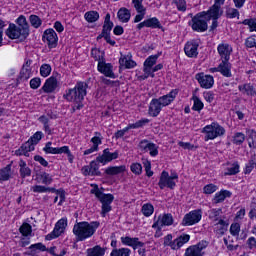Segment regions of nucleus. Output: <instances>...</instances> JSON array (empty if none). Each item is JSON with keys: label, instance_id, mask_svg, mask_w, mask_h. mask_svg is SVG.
Returning a JSON list of instances; mask_svg holds the SVG:
<instances>
[{"label": "nucleus", "instance_id": "obj_51", "mask_svg": "<svg viewBox=\"0 0 256 256\" xmlns=\"http://www.w3.org/2000/svg\"><path fill=\"white\" fill-rule=\"evenodd\" d=\"M94 135L90 140L93 143L92 147L99 149V146L103 143V137L101 136V132H95Z\"/></svg>", "mask_w": 256, "mask_h": 256}, {"label": "nucleus", "instance_id": "obj_24", "mask_svg": "<svg viewBox=\"0 0 256 256\" xmlns=\"http://www.w3.org/2000/svg\"><path fill=\"white\" fill-rule=\"evenodd\" d=\"M223 15V10H221V6L214 4L210 9L206 12L207 19H219Z\"/></svg>", "mask_w": 256, "mask_h": 256}, {"label": "nucleus", "instance_id": "obj_13", "mask_svg": "<svg viewBox=\"0 0 256 256\" xmlns=\"http://www.w3.org/2000/svg\"><path fill=\"white\" fill-rule=\"evenodd\" d=\"M143 27H148L150 29H161L163 32L165 31V28H163V25H161V22L157 17L146 19L137 25V29H143Z\"/></svg>", "mask_w": 256, "mask_h": 256}, {"label": "nucleus", "instance_id": "obj_8", "mask_svg": "<svg viewBox=\"0 0 256 256\" xmlns=\"http://www.w3.org/2000/svg\"><path fill=\"white\" fill-rule=\"evenodd\" d=\"M207 12H199L192 18V29L198 33H203L208 29L207 25Z\"/></svg>", "mask_w": 256, "mask_h": 256}, {"label": "nucleus", "instance_id": "obj_39", "mask_svg": "<svg viewBox=\"0 0 256 256\" xmlns=\"http://www.w3.org/2000/svg\"><path fill=\"white\" fill-rule=\"evenodd\" d=\"M84 19L88 23H95L99 21V12L97 11H88L84 14Z\"/></svg>", "mask_w": 256, "mask_h": 256}, {"label": "nucleus", "instance_id": "obj_6", "mask_svg": "<svg viewBox=\"0 0 256 256\" xmlns=\"http://www.w3.org/2000/svg\"><path fill=\"white\" fill-rule=\"evenodd\" d=\"M16 23V24H15ZM15 23H10L6 33H29L31 26L27 22L25 15H20Z\"/></svg>", "mask_w": 256, "mask_h": 256}, {"label": "nucleus", "instance_id": "obj_40", "mask_svg": "<svg viewBox=\"0 0 256 256\" xmlns=\"http://www.w3.org/2000/svg\"><path fill=\"white\" fill-rule=\"evenodd\" d=\"M172 5L176 7L179 13H185L187 11V0H173Z\"/></svg>", "mask_w": 256, "mask_h": 256}, {"label": "nucleus", "instance_id": "obj_28", "mask_svg": "<svg viewBox=\"0 0 256 256\" xmlns=\"http://www.w3.org/2000/svg\"><path fill=\"white\" fill-rule=\"evenodd\" d=\"M219 69L223 77H232L233 74L231 73V63H229V60H222L219 64Z\"/></svg>", "mask_w": 256, "mask_h": 256}, {"label": "nucleus", "instance_id": "obj_32", "mask_svg": "<svg viewBox=\"0 0 256 256\" xmlns=\"http://www.w3.org/2000/svg\"><path fill=\"white\" fill-rule=\"evenodd\" d=\"M232 193L229 190H221L220 192L215 194V197L213 199V203H215L216 205L218 203H223V201H225V199H227V197H231Z\"/></svg>", "mask_w": 256, "mask_h": 256}, {"label": "nucleus", "instance_id": "obj_27", "mask_svg": "<svg viewBox=\"0 0 256 256\" xmlns=\"http://www.w3.org/2000/svg\"><path fill=\"white\" fill-rule=\"evenodd\" d=\"M107 248L96 245L86 250V256H105Z\"/></svg>", "mask_w": 256, "mask_h": 256}, {"label": "nucleus", "instance_id": "obj_52", "mask_svg": "<svg viewBox=\"0 0 256 256\" xmlns=\"http://www.w3.org/2000/svg\"><path fill=\"white\" fill-rule=\"evenodd\" d=\"M119 62H120V65H125L126 69H133V67L137 66V63L135 61L127 57L121 58Z\"/></svg>", "mask_w": 256, "mask_h": 256}, {"label": "nucleus", "instance_id": "obj_29", "mask_svg": "<svg viewBox=\"0 0 256 256\" xmlns=\"http://www.w3.org/2000/svg\"><path fill=\"white\" fill-rule=\"evenodd\" d=\"M239 91H241V93H243L244 95H248L250 97H256V90L255 88L252 86L251 83H246L243 85H239L238 86Z\"/></svg>", "mask_w": 256, "mask_h": 256}, {"label": "nucleus", "instance_id": "obj_35", "mask_svg": "<svg viewBox=\"0 0 256 256\" xmlns=\"http://www.w3.org/2000/svg\"><path fill=\"white\" fill-rule=\"evenodd\" d=\"M67 155L69 163H73V160L75 159V156L71 153V150L69 149V146H62L56 148V155Z\"/></svg>", "mask_w": 256, "mask_h": 256}, {"label": "nucleus", "instance_id": "obj_36", "mask_svg": "<svg viewBox=\"0 0 256 256\" xmlns=\"http://www.w3.org/2000/svg\"><path fill=\"white\" fill-rule=\"evenodd\" d=\"M246 134L248 137V146L250 149H256V131L254 129L246 130Z\"/></svg>", "mask_w": 256, "mask_h": 256}, {"label": "nucleus", "instance_id": "obj_54", "mask_svg": "<svg viewBox=\"0 0 256 256\" xmlns=\"http://www.w3.org/2000/svg\"><path fill=\"white\" fill-rule=\"evenodd\" d=\"M154 211H155V208L153 207L152 204H144L142 206V213L145 217H151Z\"/></svg>", "mask_w": 256, "mask_h": 256}, {"label": "nucleus", "instance_id": "obj_7", "mask_svg": "<svg viewBox=\"0 0 256 256\" xmlns=\"http://www.w3.org/2000/svg\"><path fill=\"white\" fill-rule=\"evenodd\" d=\"M179 179V175L176 172H172L171 175H169V172L167 171H162L160 175V179L158 182V186L160 189H165V187H168V189H175L177 181Z\"/></svg>", "mask_w": 256, "mask_h": 256}, {"label": "nucleus", "instance_id": "obj_9", "mask_svg": "<svg viewBox=\"0 0 256 256\" xmlns=\"http://www.w3.org/2000/svg\"><path fill=\"white\" fill-rule=\"evenodd\" d=\"M203 217V212L201 210H192L187 213L182 219L183 227H191V225H197L201 218Z\"/></svg>", "mask_w": 256, "mask_h": 256}, {"label": "nucleus", "instance_id": "obj_63", "mask_svg": "<svg viewBox=\"0 0 256 256\" xmlns=\"http://www.w3.org/2000/svg\"><path fill=\"white\" fill-rule=\"evenodd\" d=\"M245 45L249 49H253V47H256V35L253 34L252 36L248 37L245 41Z\"/></svg>", "mask_w": 256, "mask_h": 256}, {"label": "nucleus", "instance_id": "obj_62", "mask_svg": "<svg viewBox=\"0 0 256 256\" xmlns=\"http://www.w3.org/2000/svg\"><path fill=\"white\" fill-rule=\"evenodd\" d=\"M248 216H249V219H251L252 221L256 219V200H253L251 202Z\"/></svg>", "mask_w": 256, "mask_h": 256}, {"label": "nucleus", "instance_id": "obj_48", "mask_svg": "<svg viewBox=\"0 0 256 256\" xmlns=\"http://www.w3.org/2000/svg\"><path fill=\"white\" fill-rule=\"evenodd\" d=\"M207 247H209V242L206 240H202L199 243H197L196 245L190 246V248H192L194 251H196L198 253H205V252H203V249H207Z\"/></svg>", "mask_w": 256, "mask_h": 256}, {"label": "nucleus", "instance_id": "obj_64", "mask_svg": "<svg viewBox=\"0 0 256 256\" xmlns=\"http://www.w3.org/2000/svg\"><path fill=\"white\" fill-rule=\"evenodd\" d=\"M204 255L205 253H199L196 250H193L191 246L186 249L184 254V256H204Z\"/></svg>", "mask_w": 256, "mask_h": 256}, {"label": "nucleus", "instance_id": "obj_4", "mask_svg": "<svg viewBox=\"0 0 256 256\" xmlns=\"http://www.w3.org/2000/svg\"><path fill=\"white\" fill-rule=\"evenodd\" d=\"M92 195L100 201L102 204V217H105L107 213L111 211V203L115 200V196L113 194H105L101 190H99V186L94 185V188L90 191Z\"/></svg>", "mask_w": 256, "mask_h": 256}, {"label": "nucleus", "instance_id": "obj_23", "mask_svg": "<svg viewBox=\"0 0 256 256\" xmlns=\"http://www.w3.org/2000/svg\"><path fill=\"white\" fill-rule=\"evenodd\" d=\"M55 89H57V78H55L54 76H51L44 83L42 87V91H44V93H53Z\"/></svg>", "mask_w": 256, "mask_h": 256}, {"label": "nucleus", "instance_id": "obj_26", "mask_svg": "<svg viewBox=\"0 0 256 256\" xmlns=\"http://www.w3.org/2000/svg\"><path fill=\"white\" fill-rule=\"evenodd\" d=\"M228 227L229 223L225 221V219L220 218V220L214 224V231L218 235H225V232L227 231Z\"/></svg>", "mask_w": 256, "mask_h": 256}, {"label": "nucleus", "instance_id": "obj_41", "mask_svg": "<svg viewBox=\"0 0 256 256\" xmlns=\"http://www.w3.org/2000/svg\"><path fill=\"white\" fill-rule=\"evenodd\" d=\"M113 29V22H111V14L107 13L104 19L102 33H111Z\"/></svg>", "mask_w": 256, "mask_h": 256}, {"label": "nucleus", "instance_id": "obj_14", "mask_svg": "<svg viewBox=\"0 0 256 256\" xmlns=\"http://www.w3.org/2000/svg\"><path fill=\"white\" fill-rule=\"evenodd\" d=\"M173 225V215L164 214L163 216H159L158 220L152 225L153 229H157V231H161L163 227Z\"/></svg>", "mask_w": 256, "mask_h": 256}, {"label": "nucleus", "instance_id": "obj_11", "mask_svg": "<svg viewBox=\"0 0 256 256\" xmlns=\"http://www.w3.org/2000/svg\"><path fill=\"white\" fill-rule=\"evenodd\" d=\"M196 81H198L202 89H211L215 85V79L211 75H206L205 73H198L195 75Z\"/></svg>", "mask_w": 256, "mask_h": 256}, {"label": "nucleus", "instance_id": "obj_25", "mask_svg": "<svg viewBox=\"0 0 256 256\" xmlns=\"http://www.w3.org/2000/svg\"><path fill=\"white\" fill-rule=\"evenodd\" d=\"M31 151H35V146L28 140L16 151V155H24L25 157H29V153H31Z\"/></svg>", "mask_w": 256, "mask_h": 256}, {"label": "nucleus", "instance_id": "obj_1", "mask_svg": "<svg viewBox=\"0 0 256 256\" xmlns=\"http://www.w3.org/2000/svg\"><path fill=\"white\" fill-rule=\"evenodd\" d=\"M177 95H179V90L173 89L166 95L152 99L148 109L150 117H158L163 107H169V105L175 101Z\"/></svg>", "mask_w": 256, "mask_h": 256}, {"label": "nucleus", "instance_id": "obj_55", "mask_svg": "<svg viewBox=\"0 0 256 256\" xmlns=\"http://www.w3.org/2000/svg\"><path fill=\"white\" fill-rule=\"evenodd\" d=\"M51 65L49 64H42L40 67V75L41 77H49L51 75Z\"/></svg>", "mask_w": 256, "mask_h": 256}, {"label": "nucleus", "instance_id": "obj_34", "mask_svg": "<svg viewBox=\"0 0 256 256\" xmlns=\"http://www.w3.org/2000/svg\"><path fill=\"white\" fill-rule=\"evenodd\" d=\"M19 173H20V177L22 179H25V177H31V168H29V166H27V162L20 160L19 162Z\"/></svg>", "mask_w": 256, "mask_h": 256}, {"label": "nucleus", "instance_id": "obj_43", "mask_svg": "<svg viewBox=\"0 0 256 256\" xmlns=\"http://www.w3.org/2000/svg\"><path fill=\"white\" fill-rule=\"evenodd\" d=\"M29 23L34 29H39V27L43 25V20H41L39 16L32 14L29 16Z\"/></svg>", "mask_w": 256, "mask_h": 256}, {"label": "nucleus", "instance_id": "obj_17", "mask_svg": "<svg viewBox=\"0 0 256 256\" xmlns=\"http://www.w3.org/2000/svg\"><path fill=\"white\" fill-rule=\"evenodd\" d=\"M217 51L221 57V61H229L231 59V53H233V48L229 44H219Z\"/></svg>", "mask_w": 256, "mask_h": 256}, {"label": "nucleus", "instance_id": "obj_18", "mask_svg": "<svg viewBox=\"0 0 256 256\" xmlns=\"http://www.w3.org/2000/svg\"><path fill=\"white\" fill-rule=\"evenodd\" d=\"M98 71L103 73L105 77H110V79H115V73H113V66L110 63H105L103 61L98 62Z\"/></svg>", "mask_w": 256, "mask_h": 256}, {"label": "nucleus", "instance_id": "obj_30", "mask_svg": "<svg viewBox=\"0 0 256 256\" xmlns=\"http://www.w3.org/2000/svg\"><path fill=\"white\" fill-rule=\"evenodd\" d=\"M37 251H47V247L43 243H36L29 246V251L25 252L24 255L34 256L37 255Z\"/></svg>", "mask_w": 256, "mask_h": 256}, {"label": "nucleus", "instance_id": "obj_5", "mask_svg": "<svg viewBox=\"0 0 256 256\" xmlns=\"http://www.w3.org/2000/svg\"><path fill=\"white\" fill-rule=\"evenodd\" d=\"M202 133L205 135L204 141H213L217 137H223L225 135V128L217 122H212L202 129Z\"/></svg>", "mask_w": 256, "mask_h": 256}, {"label": "nucleus", "instance_id": "obj_45", "mask_svg": "<svg viewBox=\"0 0 256 256\" xmlns=\"http://www.w3.org/2000/svg\"><path fill=\"white\" fill-rule=\"evenodd\" d=\"M31 191H33V193H52V191H55V188L42 185H35L31 187Z\"/></svg>", "mask_w": 256, "mask_h": 256}, {"label": "nucleus", "instance_id": "obj_16", "mask_svg": "<svg viewBox=\"0 0 256 256\" xmlns=\"http://www.w3.org/2000/svg\"><path fill=\"white\" fill-rule=\"evenodd\" d=\"M199 43L195 41H189L184 46V53L187 57L195 58L199 55Z\"/></svg>", "mask_w": 256, "mask_h": 256}, {"label": "nucleus", "instance_id": "obj_37", "mask_svg": "<svg viewBox=\"0 0 256 256\" xmlns=\"http://www.w3.org/2000/svg\"><path fill=\"white\" fill-rule=\"evenodd\" d=\"M13 173L11 172V164L0 169V181H9Z\"/></svg>", "mask_w": 256, "mask_h": 256}, {"label": "nucleus", "instance_id": "obj_42", "mask_svg": "<svg viewBox=\"0 0 256 256\" xmlns=\"http://www.w3.org/2000/svg\"><path fill=\"white\" fill-rule=\"evenodd\" d=\"M110 256H131V249L129 248H114Z\"/></svg>", "mask_w": 256, "mask_h": 256}, {"label": "nucleus", "instance_id": "obj_20", "mask_svg": "<svg viewBox=\"0 0 256 256\" xmlns=\"http://www.w3.org/2000/svg\"><path fill=\"white\" fill-rule=\"evenodd\" d=\"M189 239H191V236L188 234H182L178 238L174 239L171 244V249L174 251H177V249H181L185 243H189Z\"/></svg>", "mask_w": 256, "mask_h": 256}, {"label": "nucleus", "instance_id": "obj_58", "mask_svg": "<svg viewBox=\"0 0 256 256\" xmlns=\"http://www.w3.org/2000/svg\"><path fill=\"white\" fill-rule=\"evenodd\" d=\"M51 145H53V142H47L45 147L43 148L44 153H46V155H57V147H52Z\"/></svg>", "mask_w": 256, "mask_h": 256}, {"label": "nucleus", "instance_id": "obj_50", "mask_svg": "<svg viewBox=\"0 0 256 256\" xmlns=\"http://www.w3.org/2000/svg\"><path fill=\"white\" fill-rule=\"evenodd\" d=\"M19 231L24 237H29L33 231V227H31V224L29 223H23L20 226Z\"/></svg>", "mask_w": 256, "mask_h": 256}, {"label": "nucleus", "instance_id": "obj_53", "mask_svg": "<svg viewBox=\"0 0 256 256\" xmlns=\"http://www.w3.org/2000/svg\"><path fill=\"white\" fill-rule=\"evenodd\" d=\"M239 10L237 8H227L226 9V17L227 19H239Z\"/></svg>", "mask_w": 256, "mask_h": 256}, {"label": "nucleus", "instance_id": "obj_2", "mask_svg": "<svg viewBox=\"0 0 256 256\" xmlns=\"http://www.w3.org/2000/svg\"><path fill=\"white\" fill-rule=\"evenodd\" d=\"M88 87L89 85L86 82H77L74 88L66 90L64 99H66V101H70L71 103H76L74 109H83V104H81V102L87 95Z\"/></svg>", "mask_w": 256, "mask_h": 256}, {"label": "nucleus", "instance_id": "obj_22", "mask_svg": "<svg viewBox=\"0 0 256 256\" xmlns=\"http://www.w3.org/2000/svg\"><path fill=\"white\" fill-rule=\"evenodd\" d=\"M42 39L46 41L50 49H55V47H57V41H59L57 33H44Z\"/></svg>", "mask_w": 256, "mask_h": 256}, {"label": "nucleus", "instance_id": "obj_3", "mask_svg": "<svg viewBox=\"0 0 256 256\" xmlns=\"http://www.w3.org/2000/svg\"><path fill=\"white\" fill-rule=\"evenodd\" d=\"M99 228V222H78L73 227V234L76 241H86L95 235V231Z\"/></svg>", "mask_w": 256, "mask_h": 256}, {"label": "nucleus", "instance_id": "obj_47", "mask_svg": "<svg viewBox=\"0 0 256 256\" xmlns=\"http://www.w3.org/2000/svg\"><path fill=\"white\" fill-rule=\"evenodd\" d=\"M9 39H16L18 43L25 41L29 37V33H7Z\"/></svg>", "mask_w": 256, "mask_h": 256}, {"label": "nucleus", "instance_id": "obj_19", "mask_svg": "<svg viewBox=\"0 0 256 256\" xmlns=\"http://www.w3.org/2000/svg\"><path fill=\"white\" fill-rule=\"evenodd\" d=\"M121 242L123 245L132 247L134 250L139 249V247H145V243L139 241V238H131L129 236L121 237Z\"/></svg>", "mask_w": 256, "mask_h": 256}, {"label": "nucleus", "instance_id": "obj_15", "mask_svg": "<svg viewBox=\"0 0 256 256\" xmlns=\"http://www.w3.org/2000/svg\"><path fill=\"white\" fill-rule=\"evenodd\" d=\"M118 157H119V152L116 151L111 153L109 151V148H106L103 150V154L96 158V161L97 163H103V165H105V163H109L113 161V159H117Z\"/></svg>", "mask_w": 256, "mask_h": 256}, {"label": "nucleus", "instance_id": "obj_10", "mask_svg": "<svg viewBox=\"0 0 256 256\" xmlns=\"http://www.w3.org/2000/svg\"><path fill=\"white\" fill-rule=\"evenodd\" d=\"M66 227H67V218L60 219L56 223L54 230L50 234L46 235V240L51 241L52 239H57V237H59L61 233L65 232Z\"/></svg>", "mask_w": 256, "mask_h": 256}, {"label": "nucleus", "instance_id": "obj_56", "mask_svg": "<svg viewBox=\"0 0 256 256\" xmlns=\"http://www.w3.org/2000/svg\"><path fill=\"white\" fill-rule=\"evenodd\" d=\"M159 55L160 54H155V55L149 56L144 62V67H153V65H155V63H157V60L159 59Z\"/></svg>", "mask_w": 256, "mask_h": 256}, {"label": "nucleus", "instance_id": "obj_12", "mask_svg": "<svg viewBox=\"0 0 256 256\" xmlns=\"http://www.w3.org/2000/svg\"><path fill=\"white\" fill-rule=\"evenodd\" d=\"M147 123H149V119L145 118V119L137 121L136 123L129 124L126 128H124L122 130H118L114 134V137H115V139H121V137H124L125 134L127 133V131H129V129H140V127H145V125H147Z\"/></svg>", "mask_w": 256, "mask_h": 256}, {"label": "nucleus", "instance_id": "obj_44", "mask_svg": "<svg viewBox=\"0 0 256 256\" xmlns=\"http://www.w3.org/2000/svg\"><path fill=\"white\" fill-rule=\"evenodd\" d=\"M242 25H245L251 33L256 32V18H247L242 21Z\"/></svg>", "mask_w": 256, "mask_h": 256}, {"label": "nucleus", "instance_id": "obj_33", "mask_svg": "<svg viewBox=\"0 0 256 256\" xmlns=\"http://www.w3.org/2000/svg\"><path fill=\"white\" fill-rule=\"evenodd\" d=\"M127 171V167L125 165L121 166H111L105 170L106 175H121V173H125Z\"/></svg>", "mask_w": 256, "mask_h": 256}, {"label": "nucleus", "instance_id": "obj_57", "mask_svg": "<svg viewBox=\"0 0 256 256\" xmlns=\"http://www.w3.org/2000/svg\"><path fill=\"white\" fill-rule=\"evenodd\" d=\"M193 111H202L203 107H205V105L203 104V101H201V99H199V97L197 96H193Z\"/></svg>", "mask_w": 256, "mask_h": 256}, {"label": "nucleus", "instance_id": "obj_38", "mask_svg": "<svg viewBox=\"0 0 256 256\" xmlns=\"http://www.w3.org/2000/svg\"><path fill=\"white\" fill-rule=\"evenodd\" d=\"M118 19L122 23H128L129 19H131V12L127 8H121L118 13Z\"/></svg>", "mask_w": 256, "mask_h": 256}, {"label": "nucleus", "instance_id": "obj_31", "mask_svg": "<svg viewBox=\"0 0 256 256\" xmlns=\"http://www.w3.org/2000/svg\"><path fill=\"white\" fill-rule=\"evenodd\" d=\"M221 215H223V210L221 208L211 209L208 211V217L211 221H214V223H217L221 219H225V217H221Z\"/></svg>", "mask_w": 256, "mask_h": 256}, {"label": "nucleus", "instance_id": "obj_61", "mask_svg": "<svg viewBox=\"0 0 256 256\" xmlns=\"http://www.w3.org/2000/svg\"><path fill=\"white\" fill-rule=\"evenodd\" d=\"M239 173V163L235 162L227 169L225 175H237Z\"/></svg>", "mask_w": 256, "mask_h": 256}, {"label": "nucleus", "instance_id": "obj_60", "mask_svg": "<svg viewBox=\"0 0 256 256\" xmlns=\"http://www.w3.org/2000/svg\"><path fill=\"white\" fill-rule=\"evenodd\" d=\"M43 139V132L38 131L36 132L32 137L29 138V142L33 143V145H37V143H39V141Z\"/></svg>", "mask_w": 256, "mask_h": 256}, {"label": "nucleus", "instance_id": "obj_49", "mask_svg": "<svg viewBox=\"0 0 256 256\" xmlns=\"http://www.w3.org/2000/svg\"><path fill=\"white\" fill-rule=\"evenodd\" d=\"M153 145V142L144 139L141 140L138 144V148L140 151H142V153H149V148Z\"/></svg>", "mask_w": 256, "mask_h": 256}, {"label": "nucleus", "instance_id": "obj_59", "mask_svg": "<svg viewBox=\"0 0 256 256\" xmlns=\"http://www.w3.org/2000/svg\"><path fill=\"white\" fill-rule=\"evenodd\" d=\"M89 167H90V171H91L92 176L101 175V172L99 171V164H97V161L90 162Z\"/></svg>", "mask_w": 256, "mask_h": 256}, {"label": "nucleus", "instance_id": "obj_21", "mask_svg": "<svg viewBox=\"0 0 256 256\" xmlns=\"http://www.w3.org/2000/svg\"><path fill=\"white\" fill-rule=\"evenodd\" d=\"M31 77H33V71L31 70V60H27L20 71V79L27 81L28 79H31Z\"/></svg>", "mask_w": 256, "mask_h": 256}, {"label": "nucleus", "instance_id": "obj_46", "mask_svg": "<svg viewBox=\"0 0 256 256\" xmlns=\"http://www.w3.org/2000/svg\"><path fill=\"white\" fill-rule=\"evenodd\" d=\"M245 138L246 136L244 133L236 132L232 137V143L233 145H243V143H245Z\"/></svg>", "mask_w": 256, "mask_h": 256}]
</instances>
